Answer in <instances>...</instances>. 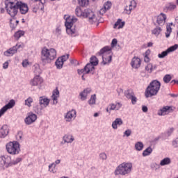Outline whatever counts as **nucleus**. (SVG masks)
I'll list each match as a JSON object with an SVG mask.
<instances>
[{
    "label": "nucleus",
    "instance_id": "1",
    "mask_svg": "<svg viewBox=\"0 0 178 178\" xmlns=\"http://www.w3.org/2000/svg\"><path fill=\"white\" fill-rule=\"evenodd\" d=\"M4 3L7 13H8L11 17H15L19 10L21 15H26L29 13V5L23 1L15 2L10 0H5Z\"/></svg>",
    "mask_w": 178,
    "mask_h": 178
},
{
    "label": "nucleus",
    "instance_id": "2",
    "mask_svg": "<svg viewBox=\"0 0 178 178\" xmlns=\"http://www.w3.org/2000/svg\"><path fill=\"white\" fill-rule=\"evenodd\" d=\"M22 161H23V159L21 157H17L12 160V156L8 154L0 156V170H5V169L15 166V165L20 163Z\"/></svg>",
    "mask_w": 178,
    "mask_h": 178
},
{
    "label": "nucleus",
    "instance_id": "3",
    "mask_svg": "<svg viewBox=\"0 0 178 178\" xmlns=\"http://www.w3.org/2000/svg\"><path fill=\"white\" fill-rule=\"evenodd\" d=\"M40 59L44 65L51 63V60L56 59V50L54 48L43 47L40 53Z\"/></svg>",
    "mask_w": 178,
    "mask_h": 178
},
{
    "label": "nucleus",
    "instance_id": "4",
    "mask_svg": "<svg viewBox=\"0 0 178 178\" xmlns=\"http://www.w3.org/2000/svg\"><path fill=\"white\" fill-rule=\"evenodd\" d=\"M159 90H161V82L158 80H153L146 88L145 96L146 98L154 97V95H156L159 92Z\"/></svg>",
    "mask_w": 178,
    "mask_h": 178
},
{
    "label": "nucleus",
    "instance_id": "5",
    "mask_svg": "<svg viewBox=\"0 0 178 178\" xmlns=\"http://www.w3.org/2000/svg\"><path fill=\"white\" fill-rule=\"evenodd\" d=\"M133 170V163L131 162H124L120 164L115 170V176H126L127 175H130Z\"/></svg>",
    "mask_w": 178,
    "mask_h": 178
},
{
    "label": "nucleus",
    "instance_id": "6",
    "mask_svg": "<svg viewBox=\"0 0 178 178\" xmlns=\"http://www.w3.org/2000/svg\"><path fill=\"white\" fill-rule=\"evenodd\" d=\"M75 13L78 17H88L90 23H95L97 22V17L94 12L90 9L83 10L80 6H78L75 9Z\"/></svg>",
    "mask_w": 178,
    "mask_h": 178
},
{
    "label": "nucleus",
    "instance_id": "7",
    "mask_svg": "<svg viewBox=\"0 0 178 178\" xmlns=\"http://www.w3.org/2000/svg\"><path fill=\"white\" fill-rule=\"evenodd\" d=\"M98 65V58L96 56H92L90 58V63H88L83 69L78 70V74H88L90 73L91 74H94L95 73V67Z\"/></svg>",
    "mask_w": 178,
    "mask_h": 178
},
{
    "label": "nucleus",
    "instance_id": "8",
    "mask_svg": "<svg viewBox=\"0 0 178 178\" xmlns=\"http://www.w3.org/2000/svg\"><path fill=\"white\" fill-rule=\"evenodd\" d=\"M98 56L102 58V65H109L112 62V47L106 46L103 47L98 53Z\"/></svg>",
    "mask_w": 178,
    "mask_h": 178
},
{
    "label": "nucleus",
    "instance_id": "9",
    "mask_svg": "<svg viewBox=\"0 0 178 178\" xmlns=\"http://www.w3.org/2000/svg\"><path fill=\"white\" fill-rule=\"evenodd\" d=\"M76 22H77V18L74 17L69 16L65 19V26L68 35L74 36V34H76V29L73 26Z\"/></svg>",
    "mask_w": 178,
    "mask_h": 178
},
{
    "label": "nucleus",
    "instance_id": "10",
    "mask_svg": "<svg viewBox=\"0 0 178 178\" xmlns=\"http://www.w3.org/2000/svg\"><path fill=\"white\" fill-rule=\"evenodd\" d=\"M6 149L10 155H19L20 154V144L17 141H11L6 145Z\"/></svg>",
    "mask_w": 178,
    "mask_h": 178
},
{
    "label": "nucleus",
    "instance_id": "11",
    "mask_svg": "<svg viewBox=\"0 0 178 178\" xmlns=\"http://www.w3.org/2000/svg\"><path fill=\"white\" fill-rule=\"evenodd\" d=\"M76 118H77V111L76 109H72L64 115L65 122L69 123H70V122H73Z\"/></svg>",
    "mask_w": 178,
    "mask_h": 178
},
{
    "label": "nucleus",
    "instance_id": "12",
    "mask_svg": "<svg viewBox=\"0 0 178 178\" xmlns=\"http://www.w3.org/2000/svg\"><path fill=\"white\" fill-rule=\"evenodd\" d=\"M178 48V44H175L173 46L170 47L168 49H167L165 51L161 52V54H158V58L160 59H163L165 56H168L170 52H175L176 49Z\"/></svg>",
    "mask_w": 178,
    "mask_h": 178
},
{
    "label": "nucleus",
    "instance_id": "13",
    "mask_svg": "<svg viewBox=\"0 0 178 178\" xmlns=\"http://www.w3.org/2000/svg\"><path fill=\"white\" fill-rule=\"evenodd\" d=\"M122 108V103L115 102V103H110L106 111L108 113H111L112 111H119Z\"/></svg>",
    "mask_w": 178,
    "mask_h": 178
},
{
    "label": "nucleus",
    "instance_id": "14",
    "mask_svg": "<svg viewBox=\"0 0 178 178\" xmlns=\"http://www.w3.org/2000/svg\"><path fill=\"white\" fill-rule=\"evenodd\" d=\"M37 120V115L34 114L33 112H30L27 114V116L24 119L25 124L29 126L30 124H33L34 122Z\"/></svg>",
    "mask_w": 178,
    "mask_h": 178
},
{
    "label": "nucleus",
    "instance_id": "15",
    "mask_svg": "<svg viewBox=\"0 0 178 178\" xmlns=\"http://www.w3.org/2000/svg\"><path fill=\"white\" fill-rule=\"evenodd\" d=\"M15 104L16 103L13 99L10 100L7 104H6L3 108H1L0 116H2V115H3V113H5L6 111H8V109H12V108L15 106Z\"/></svg>",
    "mask_w": 178,
    "mask_h": 178
},
{
    "label": "nucleus",
    "instance_id": "16",
    "mask_svg": "<svg viewBox=\"0 0 178 178\" xmlns=\"http://www.w3.org/2000/svg\"><path fill=\"white\" fill-rule=\"evenodd\" d=\"M42 78L37 75L33 79L31 80L30 84L33 86H41V84H42Z\"/></svg>",
    "mask_w": 178,
    "mask_h": 178
},
{
    "label": "nucleus",
    "instance_id": "17",
    "mask_svg": "<svg viewBox=\"0 0 178 178\" xmlns=\"http://www.w3.org/2000/svg\"><path fill=\"white\" fill-rule=\"evenodd\" d=\"M112 8V2L110 1H107L104 3L103 8H102L99 10L100 15H105L107 10H109Z\"/></svg>",
    "mask_w": 178,
    "mask_h": 178
},
{
    "label": "nucleus",
    "instance_id": "18",
    "mask_svg": "<svg viewBox=\"0 0 178 178\" xmlns=\"http://www.w3.org/2000/svg\"><path fill=\"white\" fill-rule=\"evenodd\" d=\"M131 66L134 69H138L141 66V59L138 57H134L131 62Z\"/></svg>",
    "mask_w": 178,
    "mask_h": 178
},
{
    "label": "nucleus",
    "instance_id": "19",
    "mask_svg": "<svg viewBox=\"0 0 178 178\" xmlns=\"http://www.w3.org/2000/svg\"><path fill=\"white\" fill-rule=\"evenodd\" d=\"M9 134V127L5 124L0 129V138H5Z\"/></svg>",
    "mask_w": 178,
    "mask_h": 178
},
{
    "label": "nucleus",
    "instance_id": "20",
    "mask_svg": "<svg viewBox=\"0 0 178 178\" xmlns=\"http://www.w3.org/2000/svg\"><path fill=\"white\" fill-rule=\"evenodd\" d=\"M156 23L159 26H163L166 23V15L161 13L157 16Z\"/></svg>",
    "mask_w": 178,
    "mask_h": 178
},
{
    "label": "nucleus",
    "instance_id": "21",
    "mask_svg": "<svg viewBox=\"0 0 178 178\" xmlns=\"http://www.w3.org/2000/svg\"><path fill=\"white\" fill-rule=\"evenodd\" d=\"M90 92H91V88H87L85 90H83V91L80 92L79 97H80L81 101H86V99H87V97H88V94H90Z\"/></svg>",
    "mask_w": 178,
    "mask_h": 178
},
{
    "label": "nucleus",
    "instance_id": "22",
    "mask_svg": "<svg viewBox=\"0 0 178 178\" xmlns=\"http://www.w3.org/2000/svg\"><path fill=\"white\" fill-rule=\"evenodd\" d=\"M49 99L45 96H42L39 98V104L41 106L47 108L49 105Z\"/></svg>",
    "mask_w": 178,
    "mask_h": 178
},
{
    "label": "nucleus",
    "instance_id": "23",
    "mask_svg": "<svg viewBox=\"0 0 178 178\" xmlns=\"http://www.w3.org/2000/svg\"><path fill=\"white\" fill-rule=\"evenodd\" d=\"M63 141H64V143H66L67 144H72V143L74 141V136H73V135L70 134H67L63 136Z\"/></svg>",
    "mask_w": 178,
    "mask_h": 178
},
{
    "label": "nucleus",
    "instance_id": "24",
    "mask_svg": "<svg viewBox=\"0 0 178 178\" xmlns=\"http://www.w3.org/2000/svg\"><path fill=\"white\" fill-rule=\"evenodd\" d=\"M17 52V47H13L10 48L9 49L6 50L4 51L3 55L5 56H13Z\"/></svg>",
    "mask_w": 178,
    "mask_h": 178
},
{
    "label": "nucleus",
    "instance_id": "25",
    "mask_svg": "<svg viewBox=\"0 0 178 178\" xmlns=\"http://www.w3.org/2000/svg\"><path fill=\"white\" fill-rule=\"evenodd\" d=\"M60 162V159H57L54 163H51L49 165V172H50L51 173H56L55 168H56V165H59Z\"/></svg>",
    "mask_w": 178,
    "mask_h": 178
},
{
    "label": "nucleus",
    "instance_id": "26",
    "mask_svg": "<svg viewBox=\"0 0 178 178\" xmlns=\"http://www.w3.org/2000/svg\"><path fill=\"white\" fill-rule=\"evenodd\" d=\"M59 97V90L56 88L54 91L51 96L53 100V105H56L58 104V97Z\"/></svg>",
    "mask_w": 178,
    "mask_h": 178
},
{
    "label": "nucleus",
    "instance_id": "27",
    "mask_svg": "<svg viewBox=\"0 0 178 178\" xmlns=\"http://www.w3.org/2000/svg\"><path fill=\"white\" fill-rule=\"evenodd\" d=\"M123 124V120L122 118H116L113 122H112V128L114 130H118V126H122Z\"/></svg>",
    "mask_w": 178,
    "mask_h": 178
},
{
    "label": "nucleus",
    "instance_id": "28",
    "mask_svg": "<svg viewBox=\"0 0 178 178\" xmlns=\"http://www.w3.org/2000/svg\"><path fill=\"white\" fill-rule=\"evenodd\" d=\"M170 109V107L169 106H165L158 111L157 115L159 116H165V115H168V111Z\"/></svg>",
    "mask_w": 178,
    "mask_h": 178
},
{
    "label": "nucleus",
    "instance_id": "29",
    "mask_svg": "<svg viewBox=\"0 0 178 178\" xmlns=\"http://www.w3.org/2000/svg\"><path fill=\"white\" fill-rule=\"evenodd\" d=\"M114 29H123L124 27V22H122V19H118V21L114 24Z\"/></svg>",
    "mask_w": 178,
    "mask_h": 178
},
{
    "label": "nucleus",
    "instance_id": "30",
    "mask_svg": "<svg viewBox=\"0 0 178 178\" xmlns=\"http://www.w3.org/2000/svg\"><path fill=\"white\" fill-rule=\"evenodd\" d=\"M170 26H173V23L171 22L166 26V32H165V37L166 38H169L170 37V34L172 33V27Z\"/></svg>",
    "mask_w": 178,
    "mask_h": 178
},
{
    "label": "nucleus",
    "instance_id": "31",
    "mask_svg": "<svg viewBox=\"0 0 178 178\" xmlns=\"http://www.w3.org/2000/svg\"><path fill=\"white\" fill-rule=\"evenodd\" d=\"M172 161L169 157L164 158L163 160L160 162L161 166H165V165H170Z\"/></svg>",
    "mask_w": 178,
    "mask_h": 178
},
{
    "label": "nucleus",
    "instance_id": "32",
    "mask_svg": "<svg viewBox=\"0 0 178 178\" xmlns=\"http://www.w3.org/2000/svg\"><path fill=\"white\" fill-rule=\"evenodd\" d=\"M24 34H25V32L24 31H21V30L17 31L14 34V38L17 40L20 38L23 37V35H24Z\"/></svg>",
    "mask_w": 178,
    "mask_h": 178
},
{
    "label": "nucleus",
    "instance_id": "33",
    "mask_svg": "<svg viewBox=\"0 0 178 178\" xmlns=\"http://www.w3.org/2000/svg\"><path fill=\"white\" fill-rule=\"evenodd\" d=\"M165 8H167V10H175V9H176L177 6H176V4L170 2V3H167L165 4Z\"/></svg>",
    "mask_w": 178,
    "mask_h": 178
},
{
    "label": "nucleus",
    "instance_id": "34",
    "mask_svg": "<svg viewBox=\"0 0 178 178\" xmlns=\"http://www.w3.org/2000/svg\"><path fill=\"white\" fill-rule=\"evenodd\" d=\"M135 149H136V151H143V149H144V144L143 143V142H137L135 144Z\"/></svg>",
    "mask_w": 178,
    "mask_h": 178
},
{
    "label": "nucleus",
    "instance_id": "35",
    "mask_svg": "<svg viewBox=\"0 0 178 178\" xmlns=\"http://www.w3.org/2000/svg\"><path fill=\"white\" fill-rule=\"evenodd\" d=\"M152 154V148L149 147L143 152V156H148Z\"/></svg>",
    "mask_w": 178,
    "mask_h": 178
},
{
    "label": "nucleus",
    "instance_id": "36",
    "mask_svg": "<svg viewBox=\"0 0 178 178\" xmlns=\"http://www.w3.org/2000/svg\"><path fill=\"white\" fill-rule=\"evenodd\" d=\"M161 31H162V29L159 26H156L154 29L152 31V34H154V35H156V37H158V35L161 34Z\"/></svg>",
    "mask_w": 178,
    "mask_h": 178
},
{
    "label": "nucleus",
    "instance_id": "37",
    "mask_svg": "<svg viewBox=\"0 0 178 178\" xmlns=\"http://www.w3.org/2000/svg\"><path fill=\"white\" fill-rule=\"evenodd\" d=\"M96 102H97V95H92L88 101V104L89 105H90V106H92V105H95Z\"/></svg>",
    "mask_w": 178,
    "mask_h": 178
},
{
    "label": "nucleus",
    "instance_id": "38",
    "mask_svg": "<svg viewBox=\"0 0 178 178\" xmlns=\"http://www.w3.org/2000/svg\"><path fill=\"white\" fill-rule=\"evenodd\" d=\"M63 61H61V59L59 58L55 62L57 69H62L63 67Z\"/></svg>",
    "mask_w": 178,
    "mask_h": 178
},
{
    "label": "nucleus",
    "instance_id": "39",
    "mask_svg": "<svg viewBox=\"0 0 178 178\" xmlns=\"http://www.w3.org/2000/svg\"><path fill=\"white\" fill-rule=\"evenodd\" d=\"M171 80H172V75L170 74H165L163 78V81H164V83H165V84L170 83Z\"/></svg>",
    "mask_w": 178,
    "mask_h": 178
},
{
    "label": "nucleus",
    "instance_id": "40",
    "mask_svg": "<svg viewBox=\"0 0 178 178\" xmlns=\"http://www.w3.org/2000/svg\"><path fill=\"white\" fill-rule=\"evenodd\" d=\"M90 3V0H78V3L79 6H87Z\"/></svg>",
    "mask_w": 178,
    "mask_h": 178
},
{
    "label": "nucleus",
    "instance_id": "41",
    "mask_svg": "<svg viewBox=\"0 0 178 178\" xmlns=\"http://www.w3.org/2000/svg\"><path fill=\"white\" fill-rule=\"evenodd\" d=\"M145 70L148 73H152L154 72V65L152 63H149L145 67Z\"/></svg>",
    "mask_w": 178,
    "mask_h": 178
},
{
    "label": "nucleus",
    "instance_id": "42",
    "mask_svg": "<svg viewBox=\"0 0 178 178\" xmlns=\"http://www.w3.org/2000/svg\"><path fill=\"white\" fill-rule=\"evenodd\" d=\"M33 102V97H28L26 100H25V103L24 105H26V106H29V108H30L31 106V103Z\"/></svg>",
    "mask_w": 178,
    "mask_h": 178
},
{
    "label": "nucleus",
    "instance_id": "43",
    "mask_svg": "<svg viewBox=\"0 0 178 178\" xmlns=\"http://www.w3.org/2000/svg\"><path fill=\"white\" fill-rule=\"evenodd\" d=\"M173 131H175V128H170L165 132V135L167 136V137H170L172 134H173Z\"/></svg>",
    "mask_w": 178,
    "mask_h": 178
},
{
    "label": "nucleus",
    "instance_id": "44",
    "mask_svg": "<svg viewBox=\"0 0 178 178\" xmlns=\"http://www.w3.org/2000/svg\"><path fill=\"white\" fill-rule=\"evenodd\" d=\"M129 7L133 10V9H136L137 7V3L136 2V0H132L130 2Z\"/></svg>",
    "mask_w": 178,
    "mask_h": 178
},
{
    "label": "nucleus",
    "instance_id": "45",
    "mask_svg": "<svg viewBox=\"0 0 178 178\" xmlns=\"http://www.w3.org/2000/svg\"><path fill=\"white\" fill-rule=\"evenodd\" d=\"M69 54H65L64 56H62L61 57H59L58 58L61 59V61H63V63H65V62H66V60H67V59H69Z\"/></svg>",
    "mask_w": 178,
    "mask_h": 178
},
{
    "label": "nucleus",
    "instance_id": "46",
    "mask_svg": "<svg viewBox=\"0 0 178 178\" xmlns=\"http://www.w3.org/2000/svg\"><path fill=\"white\" fill-rule=\"evenodd\" d=\"M22 138H23V133H22V131H19L16 135V139L17 140V141H22Z\"/></svg>",
    "mask_w": 178,
    "mask_h": 178
},
{
    "label": "nucleus",
    "instance_id": "47",
    "mask_svg": "<svg viewBox=\"0 0 178 178\" xmlns=\"http://www.w3.org/2000/svg\"><path fill=\"white\" fill-rule=\"evenodd\" d=\"M131 10H132L131 8L130 7V6H126V8H124V13H125L127 15H130V13H131Z\"/></svg>",
    "mask_w": 178,
    "mask_h": 178
},
{
    "label": "nucleus",
    "instance_id": "48",
    "mask_svg": "<svg viewBox=\"0 0 178 178\" xmlns=\"http://www.w3.org/2000/svg\"><path fill=\"white\" fill-rule=\"evenodd\" d=\"M172 147H174V148H178V138L174 139L172 140Z\"/></svg>",
    "mask_w": 178,
    "mask_h": 178
},
{
    "label": "nucleus",
    "instance_id": "49",
    "mask_svg": "<svg viewBox=\"0 0 178 178\" xmlns=\"http://www.w3.org/2000/svg\"><path fill=\"white\" fill-rule=\"evenodd\" d=\"M126 136V137H130V136H131V129H127L124 132V135L123 137H124Z\"/></svg>",
    "mask_w": 178,
    "mask_h": 178
},
{
    "label": "nucleus",
    "instance_id": "50",
    "mask_svg": "<svg viewBox=\"0 0 178 178\" xmlns=\"http://www.w3.org/2000/svg\"><path fill=\"white\" fill-rule=\"evenodd\" d=\"M10 26L12 28V30H15L17 27V24H15L14 21L11 20L10 22Z\"/></svg>",
    "mask_w": 178,
    "mask_h": 178
},
{
    "label": "nucleus",
    "instance_id": "51",
    "mask_svg": "<svg viewBox=\"0 0 178 178\" xmlns=\"http://www.w3.org/2000/svg\"><path fill=\"white\" fill-rule=\"evenodd\" d=\"M99 158L100 159H102V161H106V158H107V156H106V154L105 153H101L99 154Z\"/></svg>",
    "mask_w": 178,
    "mask_h": 178
},
{
    "label": "nucleus",
    "instance_id": "52",
    "mask_svg": "<svg viewBox=\"0 0 178 178\" xmlns=\"http://www.w3.org/2000/svg\"><path fill=\"white\" fill-rule=\"evenodd\" d=\"M116 45H118V40L114 38L111 42V48H114V47H116Z\"/></svg>",
    "mask_w": 178,
    "mask_h": 178
},
{
    "label": "nucleus",
    "instance_id": "53",
    "mask_svg": "<svg viewBox=\"0 0 178 178\" xmlns=\"http://www.w3.org/2000/svg\"><path fill=\"white\" fill-rule=\"evenodd\" d=\"M30 65V63L29 62V60H24L22 61V66L23 67H27Z\"/></svg>",
    "mask_w": 178,
    "mask_h": 178
},
{
    "label": "nucleus",
    "instance_id": "54",
    "mask_svg": "<svg viewBox=\"0 0 178 178\" xmlns=\"http://www.w3.org/2000/svg\"><path fill=\"white\" fill-rule=\"evenodd\" d=\"M132 105H136L137 104V97H136V95H134V97L131 99Z\"/></svg>",
    "mask_w": 178,
    "mask_h": 178
},
{
    "label": "nucleus",
    "instance_id": "55",
    "mask_svg": "<svg viewBox=\"0 0 178 178\" xmlns=\"http://www.w3.org/2000/svg\"><path fill=\"white\" fill-rule=\"evenodd\" d=\"M14 47H16L17 50L20 49V48H24V44H23V43H17V44Z\"/></svg>",
    "mask_w": 178,
    "mask_h": 178
},
{
    "label": "nucleus",
    "instance_id": "56",
    "mask_svg": "<svg viewBox=\"0 0 178 178\" xmlns=\"http://www.w3.org/2000/svg\"><path fill=\"white\" fill-rule=\"evenodd\" d=\"M134 95V92H128L127 95H126V97L128 99H131Z\"/></svg>",
    "mask_w": 178,
    "mask_h": 178
},
{
    "label": "nucleus",
    "instance_id": "57",
    "mask_svg": "<svg viewBox=\"0 0 178 178\" xmlns=\"http://www.w3.org/2000/svg\"><path fill=\"white\" fill-rule=\"evenodd\" d=\"M151 168H152V169H159V165L158 164V163H152V165H151Z\"/></svg>",
    "mask_w": 178,
    "mask_h": 178
},
{
    "label": "nucleus",
    "instance_id": "58",
    "mask_svg": "<svg viewBox=\"0 0 178 178\" xmlns=\"http://www.w3.org/2000/svg\"><path fill=\"white\" fill-rule=\"evenodd\" d=\"M8 67H9V63L8 61H6L3 64V69H8Z\"/></svg>",
    "mask_w": 178,
    "mask_h": 178
},
{
    "label": "nucleus",
    "instance_id": "59",
    "mask_svg": "<svg viewBox=\"0 0 178 178\" xmlns=\"http://www.w3.org/2000/svg\"><path fill=\"white\" fill-rule=\"evenodd\" d=\"M142 111L143 112H144L145 113L148 112V107H147V106H142Z\"/></svg>",
    "mask_w": 178,
    "mask_h": 178
},
{
    "label": "nucleus",
    "instance_id": "60",
    "mask_svg": "<svg viewBox=\"0 0 178 178\" xmlns=\"http://www.w3.org/2000/svg\"><path fill=\"white\" fill-rule=\"evenodd\" d=\"M144 60L146 63H148V62H149V60H151V59H149V56H145Z\"/></svg>",
    "mask_w": 178,
    "mask_h": 178
},
{
    "label": "nucleus",
    "instance_id": "61",
    "mask_svg": "<svg viewBox=\"0 0 178 178\" xmlns=\"http://www.w3.org/2000/svg\"><path fill=\"white\" fill-rule=\"evenodd\" d=\"M149 54H151V50H147L145 53V56H149Z\"/></svg>",
    "mask_w": 178,
    "mask_h": 178
},
{
    "label": "nucleus",
    "instance_id": "62",
    "mask_svg": "<svg viewBox=\"0 0 178 178\" xmlns=\"http://www.w3.org/2000/svg\"><path fill=\"white\" fill-rule=\"evenodd\" d=\"M56 33H57V34H60V33H61V30H60V28H56Z\"/></svg>",
    "mask_w": 178,
    "mask_h": 178
},
{
    "label": "nucleus",
    "instance_id": "63",
    "mask_svg": "<svg viewBox=\"0 0 178 178\" xmlns=\"http://www.w3.org/2000/svg\"><path fill=\"white\" fill-rule=\"evenodd\" d=\"M171 84H177L178 85V80H172L171 81Z\"/></svg>",
    "mask_w": 178,
    "mask_h": 178
},
{
    "label": "nucleus",
    "instance_id": "64",
    "mask_svg": "<svg viewBox=\"0 0 178 178\" xmlns=\"http://www.w3.org/2000/svg\"><path fill=\"white\" fill-rule=\"evenodd\" d=\"M152 45H154V43L152 42H149L147 43V47H152Z\"/></svg>",
    "mask_w": 178,
    "mask_h": 178
}]
</instances>
